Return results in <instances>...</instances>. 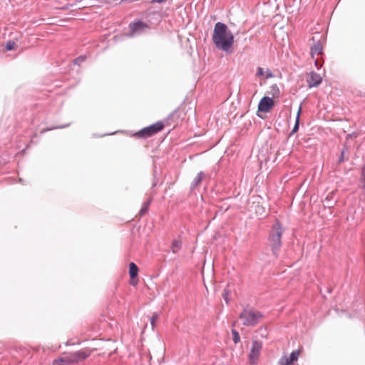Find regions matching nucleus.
<instances>
[{
    "label": "nucleus",
    "instance_id": "6e6552de",
    "mask_svg": "<svg viewBox=\"0 0 365 365\" xmlns=\"http://www.w3.org/2000/svg\"><path fill=\"white\" fill-rule=\"evenodd\" d=\"M299 356V351L294 350L292 351L289 356H282L278 361L279 365H291L294 361L298 360Z\"/></svg>",
    "mask_w": 365,
    "mask_h": 365
},
{
    "label": "nucleus",
    "instance_id": "cd10ccee",
    "mask_svg": "<svg viewBox=\"0 0 365 365\" xmlns=\"http://www.w3.org/2000/svg\"><path fill=\"white\" fill-rule=\"evenodd\" d=\"M167 0H152L151 2L152 3H158V4H162V3H164Z\"/></svg>",
    "mask_w": 365,
    "mask_h": 365
},
{
    "label": "nucleus",
    "instance_id": "4468645a",
    "mask_svg": "<svg viewBox=\"0 0 365 365\" xmlns=\"http://www.w3.org/2000/svg\"><path fill=\"white\" fill-rule=\"evenodd\" d=\"M322 46L320 43H317L311 47V54L314 57L315 55H319L322 53Z\"/></svg>",
    "mask_w": 365,
    "mask_h": 365
},
{
    "label": "nucleus",
    "instance_id": "7ed1b4c3",
    "mask_svg": "<svg viewBox=\"0 0 365 365\" xmlns=\"http://www.w3.org/2000/svg\"><path fill=\"white\" fill-rule=\"evenodd\" d=\"M283 228L279 221H277L272 227L269 235V245L271 247L272 254L277 257L282 246V235Z\"/></svg>",
    "mask_w": 365,
    "mask_h": 365
},
{
    "label": "nucleus",
    "instance_id": "f257e3e1",
    "mask_svg": "<svg viewBox=\"0 0 365 365\" xmlns=\"http://www.w3.org/2000/svg\"><path fill=\"white\" fill-rule=\"evenodd\" d=\"M212 41L217 48L229 52L234 43V36L225 24L219 21L215 24Z\"/></svg>",
    "mask_w": 365,
    "mask_h": 365
},
{
    "label": "nucleus",
    "instance_id": "412c9836",
    "mask_svg": "<svg viewBox=\"0 0 365 365\" xmlns=\"http://www.w3.org/2000/svg\"><path fill=\"white\" fill-rule=\"evenodd\" d=\"M271 91L272 93V96L274 97H277L279 96V89L276 84H274L271 86Z\"/></svg>",
    "mask_w": 365,
    "mask_h": 365
},
{
    "label": "nucleus",
    "instance_id": "bb28decb",
    "mask_svg": "<svg viewBox=\"0 0 365 365\" xmlns=\"http://www.w3.org/2000/svg\"><path fill=\"white\" fill-rule=\"evenodd\" d=\"M69 125H70V123H68L66 125H60V126H57V127H54V128H48V129H46V130H51L57 129V128H64L68 127Z\"/></svg>",
    "mask_w": 365,
    "mask_h": 365
},
{
    "label": "nucleus",
    "instance_id": "423d86ee",
    "mask_svg": "<svg viewBox=\"0 0 365 365\" xmlns=\"http://www.w3.org/2000/svg\"><path fill=\"white\" fill-rule=\"evenodd\" d=\"M91 353L92 350L89 349H85L71 353L70 354V357L72 364L78 363L79 361L85 360L91 354Z\"/></svg>",
    "mask_w": 365,
    "mask_h": 365
},
{
    "label": "nucleus",
    "instance_id": "f8f14e48",
    "mask_svg": "<svg viewBox=\"0 0 365 365\" xmlns=\"http://www.w3.org/2000/svg\"><path fill=\"white\" fill-rule=\"evenodd\" d=\"M72 364L70 355L67 357L58 358L53 361L52 365H70Z\"/></svg>",
    "mask_w": 365,
    "mask_h": 365
},
{
    "label": "nucleus",
    "instance_id": "a211bd4d",
    "mask_svg": "<svg viewBox=\"0 0 365 365\" xmlns=\"http://www.w3.org/2000/svg\"><path fill=\"white\" fill-rule=\"evenodd\" d=\"M232 341L235 344H237L240 341V336L238 331L235 329H232Z\"/></svg>",
    "mask_w": 365,
    "mask_h": 365
},
{
    "label": "nucleus",
    "instance_id": "9d476101",
    "mask_svg": "<svg viewBox=\"0 0 365 365\" xmlns=\"http://www.w3.org/2000/svg\"><path fill=\"white\" fill-rule=\"evenodd\" d=\"M322 83V77L319 74L312 72L310 75V78L308 80V86L309 88L317 87Z\"/></svg>",
    "mask_w": 365,
    "mask_h": 365
},
{
    "label": "nucleus",
    "instance_id": "ddd939ff",
    "mask_svg": "<svg viewBox=\"0 0 365 365\" xmlns=\"http://www.w3.org/2000/svg\"><path fill=\"white\" fill-rule=\"evenodd\" d=\"M138 267L134 262H130L129 264V274L131 279H134L138 276Z\"/></svg>",
    "mask_w": 365,
    "mask_h": 365
},
{
    "label": "nucleus",
    "instance_id": "f3484780",
    "mask_svg": "<svg viewBox=\"0 0 365 365\" xmlns=\"http://www.w3.org/2000/svg\"><path fill=\"white\" fill-rule=\"evenodd\" d=\"M300 113H301V106L299 107V108L298 110V112L297 113L295 124H294V127H293V128H292V130L291 131V134H294L299 129Z\"/></svg>",
    "mask_w": 365,
    "mask_h": 365
},
{
    "label": "nucleus",
    "instance_id": "c85d7f7f",
    "mask_svg": "<svg viewBox=\"0 0 365 365\" xmlns=\"http://www.w3.org/2000/svg\"><path fill=\"white\" fill-rule=\"evenodd\" d=\"M349 137H350V138H352V135H351V134H349V135H347V138H349Z\"/></svg>",
    "mask_w": 365,
    "mask_h": 365
},
{
    "label": "nucleus",
    "instance_id": "4be33fe9",
    "mask_svg": "<svg viewBox=\"0 0 365 365\" xmlns=\"http://www.w3.org/2000/svg\"><path fill=\"white\" fill-rule=\"evenodd\" d=\"M85 60H86L85 56H80L73 61V63H74V64L80 65Z\"/></svg>",
    "mask_w": 365,
    "mask_h": 365
},
{
    "label": "nucleus",
    "instance_id": "c756f323",
    "mask_svg": "<svg viewBox=\"0 0 365 365\" xmlns=\"http://www.w3.org/2000/svg\"><path fill=\"white\" fill-rule=\"evenodd\" d=\"M315 65L317 66V61H315Z\"/></svg>",
    "mask_w": 365,
    "mask_h": 365
},
{
    "label": "nucleus",
    "instance_id": "dca6fc26",
    "mask_svg": "<svg viewBox=\"0 0 365 365\" xmlns=\"http://www.w3.org/2000/svg\"><path fill=\"white\" fill-rule=\"evenodd\" d=\"M151 200L152 199L150 198L143 204L142 207L139 212L140 216H143L148 212Z\"/></svg>",
    "mask_w": 365,
    "mask_h": 365
},
{
    "label": "nucleus",
    "instance_id": "6ab92c4d",
    "mask_svg": "<svg viewBox=\"0 0 365 365\" xmlns=\"http://www.w3.org/2000/svg\"><path fill=\"white\" fill-rule=\"evenodd\" d=\"M158 317H159V315L158 313H154L153 314V316L151 317L150 318V324H151V326H152V328L154 329V327H155L156 325V322L157 320L158 319Z\"/></svg>",
    "mask_w": 365,
    "mask_h": 365
},
{
    "label": "nucleus",
    "instance_id": "9b49d317",
    "mask_svg": "<svg viewBox=\"0 0 365 365\" xmlns=\"http://www.w3.org/2000/svg\"><path fill=\"white\" fill-rule=\"evenodd\" d=\"M204 176L205 173L203 172L200 171V173H198L197 176L193 179L191 183L190 189H195L201 183Z\"/></svg>",
    "mask_w": 365,
    "mask_h": 365
},
{
    "label": "nucleus",
    "instance_id": "7c9ffc66",
    "mask_svg": "<svg viewBox=\"0 0 365 365\" xmlns=\"http://www.w3.org/2000/svg\"><path fill=\"white\" fill-rule=\"evenodd\" d=\"M107 134H103L102 135H101V137H103V136H106Z\"/></svg>",
    "mask_w": 365,
    "mask_h": 365
},
{
    "label": "nucleus",
    "instance_id": "f03ea898",
    "mask_svg": "<svg viewBox=\"0 0 365 365\" xmlns=\"http://www.w3.org/2000/svg\"><path fill=\"white\" fill-rule=\"evenodd\" d=\"M263 314L252 307L247 305L243 307L239 315L242 324L246 327H255L262 319Z\"/></svg>",
    "mask_w": 365,
    "mask_h": 365
},
{
    "label": "nucleus",
    "instance_id": "39448f33",
    "mask_svg": "<svg viewBox=\"0 0 365 365\" xmlns=\"http://www.w3.org/2000/svg\"><path fill=\"white\" fill-rule=\"evenodd\" d=\"M262 347V342L257 341V340L252 341V347L250 349V353L249 354V359H250V363L252 364H255L257 362V361L259 358Z\"/></svg>",
    "mask_w": 365,
    "mask_h": 365
},
{
    "label": "nucleus",
    "instance_id": "20e7f679",
    "mask_svg": "<svg viewBox=\"0 0 365 365\" xmlns=\"http://www.w3.org/2000/svg\"><path fill=\"white\" fill-rule=\"evenodd\" d=\"M163 123L158 121L153 125L142 128L138 132L134 133L133 135L138 138H147L160 132L163 129Z\"/></svg>",
    "mask_w": 365,
    "mask_h": 365
},
{
    "label": "nucleus",
    "instance_id": "2f4dec72",
    "mask_svg": "<svg viewBox=\"0 0 365 365\" xmlns=\"http://www.w3.org/2000/svg\"><path fill=\"white\" fill-rule=\"evenodd\" d=\"M361 96H365V94L364 95H361Z\"/></svg>",
    "mask_w": 365,
    "mask_h": 365
},
{
    "label": "nucleus",
    "instance_id": "a878e982",
    "mask_svg": "<svg viewBox=\"0 0 365 365\" xmlns=\"http://www.w3.org/2000/svg\"><path fill=\"white\" fill-rule=\"evenodd\" d=\"M256 75L258 76V77H262L264 76V69L261 67H258L257 68V73Z\"/></svg>",
    "mask_w": 365,
    "mask_h": 365
},
{
    "label": "nucleus",
    "instance_id": "5701e85b",
    "mask_svg": "<svg viewBox=\"0 0 365 365\" xmlns=\"http://www.w3.org/2000/svg\"><path fill=\"white\" fill-rule=\"evenodd\" d=\"M264 74H265V78H271L274 76L272 74V72L269 69H267L265 71H264Z\"/></svg>",
    "mask_w": 365,
    "mask_h": 365
},
{
    "label": "nucleus",
    "instance_id": "2eb2a0df",
    "mask_svg": "<svg viewBox=\"0 0 365 365\" xmlns=\"http://www.w3.org/2000/svg\"><path fill=\"white\" fill-rule=\"evenodd\" d=\"M182 248V242L178 239L173 241L171 245L172 252L175 254Z\"/></svg>",
    "mask_w": 365,
    "mask_h": 365
},
{
    "label": "nucleus",
    "instance_id": "393cba45",
    "mask_svg": "<svg viewBox=\"0 0 365 365\" xmlns=\"http://www.w3.org/2000/svg\"><path fill=\"white\" fill-rule=\"evenodd\" d=\"M347 150V148H346V146H345L344 148L341 150V155L339 158V163L344 161V155L345 150Z\"/></svg>",
    "mask_w": 365,
    "mask_h": 365
},
{
    "label": "nucleus",
    "instance_id": "b1692460",
    "mask_svg": "<svg viewBox=\"0 0 365 365\" xmlns=\"http://www.w3.org/2000/svg\"><path fill=\"white\" fill-rule=\"evenodd\" d=\"M230 294V292L229 291H227L226 289H225L224 294L222 296H223V298L227 304L229 302V300H230V299H229Z\"/></svg>",
    "mask_w": 365,
    "mask_h": 365
},
{
    "label": "nucleus",
    "instance_id": "0eeeda50",
    "mask_svg": "<svg viewBox=\"0 0 365 365\" xmlns=\"http://www.w3.org/2000/svg\"><path fill=\"white\" fill-rule=\"evenodd\" d=\"M148 28V26L143 22L142 21H138L133 24H130V36L133 37L136 35L143 34L145 29Z\"/></svg>",
    "mask_w": 365,
    "mask_h": 365
},
{
    "label": "nucleus",
    "instance_id": "aec40b11",
    "mask_svg": "<svg viewBox=\"0 0 365 365\" xmlns=\"http://www.w3.org/2000/svg\"><path fill=\"white\" fill-rule=\"evenodd\" d=\"M16 43L14 41H8L6 43L5 48L7 51H11L15 48Z\"/></svg>",
    "mask_w": 365,
    "mask_h": 365
},
{
    "label": "nucleus",
    "instance_id": "1a4fd4ad",
    "mask_svg": "<svg viewBox=\"0 0 365 365\" xmlns=\"http://www.w3.org/2000/svg\"><path fill=\"white\" fill-rule=\"evenodd\" d=\"M274 106V101L272 98L264 96L263 97L258 104V111L267 112Z\"/></svg>",
    "mask_w": 365,
    "mask_h": 365
}]
</instances>
